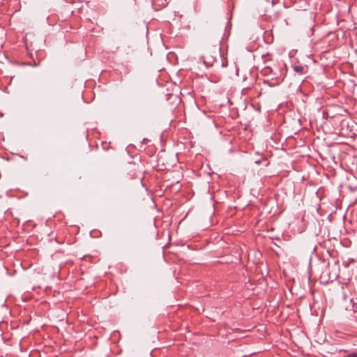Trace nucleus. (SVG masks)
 Here are the masks:
<instances>
[{"instance_id":"f257e3e1","label":"nucleus","mask_w":357,"mask_h":357,"mask_svg":"<svg viewBox=\"0 0 357 357\" xmlns=\"http://www.w3.org/2000/svg\"><path fill=\"white\" fill-rule=\"evenodd\" d=\"M218 56H220V50L214 52L213 54L206 53V54L200 57V60L204 62L206 67H210L213 66L214 63L216 62V59Z\"/></svg>"},{"instance_id":"f03ea898","label":"nucleus","mask_w":357,"mask_h":357,"mask_svg":"<svg viewBox=\"0 0 357 357\" xmlns=\"http://www.w3.org/2000/svg\"><path fill=\"white\" fill-rule=\"evenodd\" d=\"M293 69L299 75H303L304 73V67L302 66H294Z\"/></svg>"},{"instance_id":"7ed1b4c3","label":"nucleus","mask_w":357,"mask_h":357,"mask_svg":"<svg viewBox=\"0 0 357 357\" xmlns=\"http://www.w3.org/2000/svg\"><path fill=\"white\" fill-rule=\"evenodd\" d=\"M271 72H272V69L268 66L265 67L261 70V73L264 75H268L271 74Z\"/></svg>"},{"instance_id":"20e7f679","label":"nucleus","mask_w":357,"mask_h":357,"mask_svg":"<svg viewBox=\"0 0 357 357\" xmlns=\"http://www.w3.org/2000/svg\"><path fill=\"white\" fill-rule=\"evenodd\" d=\"M282 78L281 77V76H279L278 78V80L274 82L272 85H277V84H279L282 81Z\"/></svg>"},{"instance_id":"39448f33","label":"nucleus","mask_w":357,"mask_h":357,"mask_svg":"<svg viewBox=\"0 0 357 357\" xmlns=\"http://www.w3.org/2000/svg\"><path fill=\"white\" fill-rule=\"evenodd\" d=\"M227 66V61H222L221 63L222 67H226Z\"/></svg>"},{"instance_id":"423d86ee","label":"nucleus","mask_w":357,"mask_h":357,"mask_svg":"<svg viewBox=\"0 0 357 357\" xmlns=\"http://www.w3.org/2000/svg\"><path fill=\"white\" fill-rule=\"evenodd\" d=\"M347 357H357V354L353 353V354L348 355Z\"/></svg>"}]
</instances>
